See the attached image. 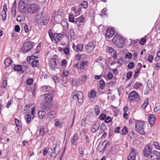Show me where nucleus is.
<instances>
[{"instance_id":"obj_59","label":"nucleus","mask_w":160,"mask_h":160,"mask_svg":"<svg viewBox=\"0 0 160 160\" xmlns=\"http://www.w3.org/2000/svg\"><path fill=\"white\" fill-rule=\"evenodd\" d=\"M31 114L32 115H33L34 114L35 112V108L34 107H31Z\"/></svg>"},{"instance_id":"obj_35","label":"nucleus","mask_w":160,"mask_h":160,"mask_svg":"<svg viewBox=\"0 0 160 160\" xmlns=\"http://www.w3.org/2000/svg\"><path fill=\"white\" fill-rule=\"evenodd\" d=\"M87 78V76L86 75H83L82 76L81 78L79 79V83L80 84H82L83 82H84Z\"/></svg>"},{"instance_id":"obj_61","label":"nucleus","mask_w":160,"mask_h":160,"mask_svg":"<svg viewBox=\"0 0 160 160\" xmlns=\"http://www.w3.org/2000/svg\"><path fill=\"white\" fill-rule=\"evenodd\" d=\"M134 66V64L132 62H131L129 63L128 64V67L130 68H132Z\"/></svg>"},{"instance_id":"obj_48","label":"nucleus","mask_w":160,"mask_h":160,"mask_svg":"<svg viewBox=\"0 0 160 160\" xmlns=\"http://www.w3.org/2000/svg\"><path fill=\"white\" fill-rule=\"evenodd\" d=\"M33 79L32 78L28 79L27 81V83L28 85H31L33 83Z\"/></svg>"},{"instance_id":"obj_5","label":"nucleus","mask_w":160,"mask_h":160,"mask_svg":"<svg viewBox=\"0 0 160 160\" xmlns=\"http://www.w3.org/2000/svg\"><path fill=\"white\" fill-rule=\"evenodd\" d=\"M28 13L30 14L38 12L40 8L39 6L36 4H31L28 5Z\"/></svg>"},{"instance_id":"obj_43","label":"nucleus","mask_w":160,"mask_h":160,"mask_svg":"<svg viewBox=\"0 0 160 160\" xmlns=\"http://www.w3.org/2000/svg\"><path fill=\"white\" fill-rule=\"evenodd\" d=\"M74 18L72 15H69V21L70 22L75 23L76 21H74Z\"/></svg>"},{"instance_id":"obj_54","label":"nucleus","mask_w":160,"mask_h":160,"mask_svg":"<svg viewBox=\"0 0 160 160\" xmlns=\"http://www.w3.org/2000/svg\"><path fill=\"white\" fill-rule=\"evenodd\" d=\"M160 63H158L156 64L155 65L154 68L157 70H158L160 69Z\"/></svg>"},{"instance_id":"obj_60","label":"nucleus","mask_w":160,"mask_h":160,"mask_svg":"<svg viewBox=\"0 0 160 160\" xmlns=\"http://www.w3.org/2000/svg\"><path fill=\"white\" fill-rule=\"evenodd\" d=\"M111 121V118L110 117H107L105 119V122L106 123H108L110 122Z\"/></svg>"},{"instance_id":"obj_34","label":"nucleus","mask_w":160,"mask_h":160,"mask_svg":"<svg viewBox=\"0 0 160 160\" xmlns=\"http://www.w3.org/2000/svg\"><path fill=\"white\" fill-rule=\"evenodd\" d=\"M31 65L32 67H38L39 66V62L37 60H35L31 62Z\"/></svg>"},{"instance_id":"obj_53","label":"nucleus","mask_w":160,"mask_h":160,"mask_svg":"<svg viewBox=\"0 0 160 160\" xmlns=\"http://www.w3.org/2000/svg\"><path fill=\"white\" fill-rule=\"evenodd\" d=\"M70 34L71 36V38H73L74 33V31L73 29H71L70 30Z\"/></svg>"},{"instance_id":"obj_33","label":"nucleus","mask_w":160,"mask_h":160,"mask_svg":"<svg viewBox=\"0 0 160 160\" xmlns=\"http://www.w3.org/2000/svg\"><path fill=\"white\" fill-rule=\"evenodd\" d=\"M149 100L148 99H147L145 100L144 103H143L142 107L143 109H145L148 105V104Z\"/></svg>"},{"instance_id":"obj_42","label":"nucleus","mask_w":160,"mask_h":160,"mask_svg":"<svg viewBox=\"0 0 160 160\" xmlns=\"http://www.w3.org/2000/svg\"><path fill=\"white\" fill-rule=\"evenodd\" d=\"M48 33L50 38L52 40H53V38L54 36V34H53L52 30L51 29H49Z\"/></svg>"},{"instance_id":"obj_28","label":"nucleus","mask_w":160,"mask_h":160,"mask_svg":"<svg viewBox=\"0 0 160 160\" xmlns=\"http://www.w3.org/2000/svg\"><path fill=\"white\" fill-rule=\"evenodd\" d=\"M88 7V2L86 1H83L79 5V7L80 8H87Z\"/></svg>"},{"instance_id":"obj_7","label":"nucleus","mask_w":160,"mask_h":160,"mask_svg":"<svg viewBox=\"0 0 160 160\" xmlns=\"http://www.w3.org/2000/svg\"><path fill=\"white\" fill-rule=\"evenodd\" d=\"M33 47L32 43L30 42H24L21 48L22 51L24 53H26L31 50Z\"/></svg>"},{"instance_id":"obj_49","label":"nucleus","mask_w":160,"mask_h":160,"mask_svg":"<svg viewBox=\"0 0 160 160\" xmlns=\"http://www.w3.org/2000/svg\"><path fill=\"white\" fill-rule=\"evenodd\" d=\"M153 147L157 149H160V147L157 142H154L153 143Z\"/></svg>"},{"instance_id":"obj_41","label":"nucleus","mask_w":160,"mask_h":160,"mask_svg":"<svg viewBox=\"0 0 160 160\" xmlns=\"http://www.w3.org/2000/svg\"><path fill=\"white\" fill-rule=\"evenodd\" d=\"M95 94L94 91H91L89 93L88 96L90 98H93L95 97Z\"/></svg>"},{"instance_id":"obj_36","label":"nucleus","mask_w":160,"mask_h":160,"mask_svg":"<svg viewBox=\"0 0 160 160\" xmlns=\"http://www.w3.org/2000/svg\"><path fill=\"white\" fill-rule=\"evenodd\" d=\"M145 59L147 61H148L149 62H151L153 59V57L152 55H150L145 57Z\"/></svg>"},{"instance_id":"obj_32","label":"nucleus","mask_w":160,"mask_h":160,"mask_svg":"<svg viewBox=\"0 0 160 160\" xmlns=\"http://www.w3.org/2000/svg\"><path fill=\"white\" fill-rule=\"evenodd\" d=\"M25 119L27 123H29L31 121V117L30 114H28L25 116Z\"/></svg>"},{"instance_id":"obj_11","label":"nucleus","mask_w":160,"mask_h":160,"mask_svg":"<svg viewBox=\"0 0 160 160\" xmlns=\"http://www.w3.org/2000/svg\"><path fill=\"white\" fill-rule=\"evenodd\" d=\"M58 60L56 59L51 58L49 59V66L50 68L52 70H55L57 68V64L58 63Z\"/></svg>"},{"instance_id":"obj_6","label":"nucleus","mask_w":160,"mask_h":160,"mask_svg":"<svg viewBox=\"0 0 160 160\" xmlns=\"http://www.w3.org/2000/svg\"><path fill=\"white\" fill-rule=\"evenodd\" d=\"M19 8L20 11L23 13H28V4L23 1H21L19 4Z\"/></svg>"},{"instance_id":"obj_39","label":"nucleus","mask_w":160,"mask_h":160,"mask_svg":"<svg viewBox=\"0 0 160 160\" xmlns=\"http://www.w3.org/2000/svg\"><path fill=\"white\" fill-rule=\"evenodd\" d=\"M86 118H82L81 122V125L82 127H85L86 125Z\"/></svg>"},{"instance_id":"obj_57","label":"nucleus","mask_w":160,"mask_h":160,"mask_svg":"<svg viewBox=\"0 0 160 160\" xmlns=\"http://www.w3.org/2000/svg\"><path fill=\"white\" fill-rule=\"evenodd\" d=\"M113 77L112 74L111 72H109L108 73L107 75V78H108L109 80L112 79Z\"/></svg>"},{"instance_id":"obj_45","label":"nucleus","mask_w":160,"mask_h":160,"mask_svg":"<svg viewBox=\"0 0 160 160\" xmlns=\"http://www.w3.org/2000/svg\"><path fill=\"white\" fill-rule=\"evenodd\" d=\"M122 134L123 135H125L128 132H127V128L126 127H124L122 130Z\"/></svg>"},{"instance_id":"obj_63","label":"nucleus","mask_w":160,"mask_h":160,"mask_svg":"<svg viewBox=\"0 0 160 160\" xmlns=\"http://www.w3.org/2000/svg\"><path fill=\"white\" fill-rule=\"evenodd\" d=\"M106 117V115L104 114H102L99 116V119L102 120H103Z\"/></svg>"},{"instance_id":"obj_31","label":"nucleus","mask_w":160,"mask_h":160,"mask_svg":"<svg viewBox=\"0 0 160 160\" xmlns=\"http://www.w3.org/2000/svg\"><path fill=\"white\" fill-rule=\"evenodd\" d=\"M45 114V112L43 111L40 110L38 112V116L41 119H42L43 118Z\"/></svg>"},{"instance_id":"obj_3","label":"nucleus","mask_w":160,"mask_h":160,"mask_svg":"<svg viewBox=\"0 0 160 160\" xmlns=\"http://www.w3.org/2000/svg\"><path fill=\"white\" fill-rule=\"evenodd\" d=\"M113 44L118 48H122L124 45L123 38L120 35H115L112 39Z\"/></svg>"},{"instance_id":"obj_16","label":"nucleus","mask_w":160,"mask_h":160,"mask_svg":"<svg viewBox=\"0 0 160 160\" xmlns=\"http://www.w3.org/2000/svg\"><path fill=\"white\" fill-rule=\"evenodd\" d=\"M72 48L76 52H81L83 50V45L82 44H78L77 45L74 44Z\"/></svg>"},{"instance_id":"obj_17","label":"nucleus","mask_w":160,"mask_h":160,"mask_svg":"<svg viewBox=\"0 0 160 160\" xmlns=\"http://www.w3.org/2000/svg\"><path fill=\"white\" fill-rule=\"evenodd\" d=\"M115 30L113 28H110L107 29L106 33V36L108 38H111L113 35L115 33Z\"/></svg>"},{"instance_id":"obj_19","label":"nucleus","mask_w":160,"mask_h":160,"mask_svg":"<svg viewBox=\"0 0 160 160\" xmlns=\"http://www.w3.org/2000/svg\"><path fill=\"white\" fill-rule=\"evenodd\" d=\"M100 127V124L98 122H95L93 125L91 129L92 132L93 133L96 132L98 129Z\"/></svg>"},{"instance_id":"obj_50","label":"nucleus","mask_w":160,"mask_h":160,"mask_svg":"<svg viewBox=\"0 0 160 160\" xmlns=\"http://www.w3.org/2000/svg\"><path fill=\"white\" fill-rule=\"evenodd\" d=\"M39 134L41 136H43L44 134V130L43 128L40 129Z\"/></svg>"},{"instance_id":"obj_24","label":"nucleus","mask_w":160,"mask_h":160,"mask_svg":"<svg viewBox=\"0 0 160 160\" xmlns=\"http://www.w3.org/2000/svg\"><path fill=\"white\" fill-rule=\"evenodd\" d=\"M36 19L38 21L41 22L44 19V16L42 14L38 13L37 15Z\"/></svg>"},{"instance_id":"obj_15","label":"nucleus","mask_w":160,"mask_h":160,"mask_svg":"<svg viewBox=\"0 0 160 160\" xmlns=\"http://www.w3.org/2000/svg\"><path fill=\"white\" fill-rule=\"evenodd\" d=\"M149 158L151 160H160V152H156L154 154L150 156Z\"/></svg>"},{"instance_id":"obj_18","label":"nucleus","mask_w":160,"mask_h":160,"mask_svg":"<svg viewBox=\"0 0 160 160\" xmlns=\"http://www.w3.org/2000/svg\"><path fill=\"white\" fill-rule=\"evenodd\" d=\"M62 36V34L55 33L54 34L53 40H54L56 42H59L61 40Z\"/></svg>"},{"instance_id":"obj_37","label":"nucleus","mask_w":160,"mask_h":160,"mask_svg":"<svg viewBox=\"0 0 160 160\" xmlns=\"http://www.w3.org/2000/svg\"><path fill=\"white\" fill-rule=\"evenodd\" d=\"M1 15L2 17L3 21L5 22L7 17L6 12H5V11L2 12Z\"/></svg>"},{"instance_id":"obj_2","label":"nucleus","mask_w":160,"mask_h":160,"mask_svg":"<svg viewBox=\"0 0 160 160\" xmlns=\"http://www.w3.org/2000/svg\"><path fill=\"white\" fill-rule=\"evenodd\" d=\"M52 98L51 96L48 94L45 95V101L44 104L42 105V108L45 110H48L51 108V103L52 102Z\"/></svg>"},{"instance_id":"obj_23","label":"nucleus","mask_w":160,"mask_h":160,"mask_svg":"<svg viewBox=\"0 0 160 160\" xmlns=\"http://www.w3.org/2000/svg\"><path fill=\"white\" fill-rule=\"evenodd\" d=\"M87 62L86 61H84L81 62L80 64L77 63L75 65L74 67H77L78 69H82L84 68L85 65L87 64Z\"/></svg>"},{"instance_id":"obj_38","label":"nucleus","mask_w":160,"mask_h":160,"mask_svg":"<svg viewBox=\"0 0 160 160\" xmlns=\"http://www.w3.org/2000/svg\"><path fill=\"white\" fill-rule=\"evenodd\" d=\"M142 83L139 82H136L134 86V88L137 90L142 86Z\"/></svg>"},{"instance_id":"obj_12","label":"nucleus","mask_w":160,"mask_h":160,"mask_svg":"<svg viewBox=\"0 0 160 160\" xmlns=\"http://www.w3.org/2000/svg\"><path fill=\"white\" fill-rule=\"evenodd\" d=\"M106 49L108 52L112 54V56L115 60L117 59V52L115 50L112 48L109 47H106Z\"/></svg>"},{"instance_id":"obj_25","label":"nucleus","mask_w":160,"mask_h":160,"mask_svg":"<svg viewBox=\"0 0 160 160\" xmlns=\"http://www.w3.org/2000/svg\"><path fill=\"white\" fill-rule=\"evenodd\" d=\"M12 63V61L10 58L6 59L4 61V64L7 67H8Z\"/></svg>"},{"instance_id":"obj_8","label":"nucleus","mask_w":160,"mask_h":160,"mask_svg":"<svg viewBox=\"0 0 160 160\" xmlns=\"http://www.w3.org/2000/svg\"><path fill=\"white\" fill-rule=\"evenodd\" d=\"M53 146L54 148L53 149L52 148L51 149L52 152L50 153L49 155L52 157H54L58 154L60 150V148L57 144H53Z\"/></svg>"},{"instance_id":"obj_13","label":"nucleus","mask_w":160,"mask_h":160,"mask_svg":"<svg viewBox=\"0 0 160 160\" xmlns=\"http://www.w3.org/2000/svg\"><path fill=\"white\" fill-rule=\"evenodd\" d=\"M152 151V149L149 145H147L144 148V149L143 150V153L144 156L146 157H148L149 156V155L150 156L153 154L154 153H151Z\"/></svg>"},{"instance_id":"obj_44","label":"nucleus","mask_w":160,"mask_h":160,"mask_svg":"<svg viewBox=\"0 0 160 160\" xmlns=\"http://www.w3.org/2000/svg\"><path fill=\"white\" fill-rule=\"evenodd\" d=\"M105 82L104 81H101L99 83V87L101 89H103L105 86Z\"/></svg>"},{"instance_id":"obj_14","label":"nucleus","mask_w":160,"mask_h":160,"mask_svg":"<svg viewBox=\"0 0 160 160\" xmlns=\"http://www.w3.org/2000/svg\"><path fill=\"white\" fill-rule=\"evenodd\" d=\"M136 153L135 149L132 148L128 157V160H135Z\"/></svg>"},{"instance_id":"obj_62","label":"nucleus","mask_w":160,"mask_h":160,"mask_svg":"<svg viewBox=\"0 0 160 160\" xmlns=\"http://www.w3.org/2000/svg\"><path fill=\"white\" fill-rule=\"evenodd\" d=\"M15 31L18 32L20 30V28L19 25H16L15 27Z\"/></svg>"},{"instance_id":"obj_22","label":"nucleus","mask_w":160,"mask_h":160,"mask_svg":"<svg viewBox=\"0 0 160 160\" xmlns=\"http://www.w3.org/2000/svg\"><path fill=\"white\" fill-rule=\"evenodd\" d=\"M78 138V135L77 133H75L73 136L71 138V142L74 145H76L77 143V140Z\"/></svg>"},{"instance_id":"obj_1","label":"nucleus","mask_w":160,"mask_h":160,"mask_svg":"<svg viewBox=\"0 0 160 160\" xmlns=\"http://www.w3.org/2000/svg\"><path fill=\"white\" fill-rule=\"evenodd\" d=\"M70 99L71 102L78 101L79 103H82L83 101V93L79 91H74L71 95Z\"/></svg>"},{"instance_id":"obj_29","label":"nucleus","mask_w":160,"mask_h":160,"mask_svg":"<svg viewBox=\"0 0 160 160\" xmlns=\"http://www.w3.org/2000/svg\"><path fill=\"white\" fill-rule=\"evenodd\" d=\"M14 69L15 71L20 72V73H22L23 72V71H22V66L20 65H18L15 66Z\"/></svg>"},{"instance_id":"obj_51","label":"nucleus","mask_w":160,"mask_h":160,"mask_svg":"<svg viewBox=\"0 0 160 160\" xmlns=\"http://www.w3.org/2000/svg\"><path fill=\"white\" fill-rule=\"evenodd\" d=\"M146 41V39L145 38H143L140 41V43L141 45H144Z\"/></svg>"},{"instance_id":"obj_52","label":"nucleus","mask_w":160,"mask_h":160,"mask_svg":"<svg viewBox=\"0 0 160 160\" xmlns=\"http://www.w3.org/2000/svg\"><path fill=\"white\" fill-rule=\"evenodd\" d=\"M68 71L67 70H64L63 71L62 75V77H64L65 76H67L68 75Z\"/></svg>"},{"instance_id":"obj_20","label":"nucleus","mask_w":160,"mask_h":160,"mask_svg":"<svg viewBox=\"0 0 160 160\" xmlns=\"http://www.w3.org/2000/svg\"><path fill=\"white\" fill-rule=\"evenodd\" d=\"M54 124L55 126L61 128L63 125V122L60 120L56 119L55 120Z\"/></svg>"},{"instance_id":"obj_21","label":"nucleus","mask_w":160,"mask_h":160,"mask_svg":"<svg viewBox=\"0 0 160 160\" xmlns=\"http://www.w3.org/2000/svg\"><path fill=\"white\" fill-rule=\"evenodd\" d=\"M148 116L149 122L151 126L152 125H153L155 122V118L153 114H149L148 115Z\"/></svg>"},{"instance_id":"obj_56","label":"nucleus","mask_w":160,"mask_h":160,"mask_svg":"<svg viewBox=\"0 0 160 160\" xmlns=\"http://www.w3.org/2000/svg\"><path fill=\"white\" fill-rule=\"evenodd\" d=\"M61 24L63 26H67V23L66 22L65 20H62L61 22Z\"/></svg>"},{"instance_id":"obj_46","label":"nucleus","mask_w":160,"mask_h":160,"mask_svg":"<svg viewBox=\"0 0 160 160\" xmlns=\"http://www.w3.org/2000/svg\"><path fill=\"white\" fill-rule=\"evenodd\" d=\"M7 81L6 80H4L2 82L1 87L5 88L7 86Z\"/></svg>"},{"instance_id":"obj_9","label":"nucleus","mask_w":160,"mask_h":160,"mask_svg":"<svg viewBox=\"0 0 160 160\" xmlns=\"http://www.w3.org/2000/svg\"><path fill=\"white\" fill-rule=\"evenodd\" d=\"M139 98L138 93L135 91L131 92L128 96L129 100L131 101L134 100L137 101L139 99Z\"/></svg>"},{"instance_id":"obj_47","label":"nucleus","mask_w":160,"mask_h":160,"mask_svg":"<svg viewBox=\"0 0 160 160\" xmlns=\"http://www.w3.org/2000/svg\"><path fill=\"white\" fill-rule=\"evenodd\" d=\"M132 56V54L130 52H128L126 53L125 55V57L126 58L128 59H130L131 58Z\"/></svg>"},{"instance_id":"obj_27","label":"nucleus","mask_w":160,"mask_h":160,"mask_svg":"<svg viewBox=\"0 0 160 160\" xmlns=\"http://www.w3.org/2000/svg\"><path fill=\"white\" fill-rule=\"evenodd\" d=\"M55 116V113L54 111H51L47 114V117L50 118H53Z\"/></svg>"},{"instance_id":"obj_64","label":"nucleus","mask_w":160,"mask_h":160,"mask_svg":"<svg viewBox=\"0 0 160 160\" xmlns=\"http://www.w3.org/2000/svg\"><path fill=\"white\" fill-rule=\"evenodd\" d=\"M160 110V105H158L156 106L154 108V111L155 112H158Z\"/></svg>"},{"instance_id":"obj_40","label":"nucleus","mask_w":160,"mask_h":160,"mask_svg":"<svg viewBox=\"0 0 160 160\" xmlns=\"http://www.w3.org/2000/svg\"><path fill=\"white\" fill-rule=\"evenodd\" d=\"M100 129L101 130L104 132L107 129V126L104 123H102L101 125Z\"/></svg>"},{"instance_id":"obj_58","label":"nucleus","mask_w":160,"mask_h":160,"mask_svg":"<svg viewBox=\"0 0 160 160\" xmlns=\"http://www.w3.org/2000/svg\"><path fill=\"white\" fill-rule=\"evenodd\" d=\"M95 112L97 115H98L99 113V107L98 106H97L95 108Z\"/></svg>"},{"instance_id":"obj_4","label":"nucleus","mask_w":160,"mask_h":160,"mask_svg":"<svg viewBox=\"0 0 160 160\" xmlns=\"http://www.w3.org/2000/svg\"><path fill=\"white\" fill-rule=\"evenodd\" d=\"M144 122L141 121H137L135 124V128L136 131L142 135L145 134L144 128Z\"/></svg>"},{"instance_id":"obj_30","label":"nucleus","mask_w":160,"mask_h":160,"mask_svg":"<svg viewBox=\"0 0 160 160\" xmlns=\"http://www.w3.org/2000/svg\"><path fill=\"white\" fill-rule=\"evenodd\" d=\"M85 19L83 16H81L78 18H76V22L75 23H77L78 22L80 23L83 22L84 21Z\"/></svg>"},{"instance_id":"obj_10","label":"nucleus","mask_w":160,"mask_h":160,"mask_svg":"<svg viewBox=\"0 0 160 160\" xmlns=\"http://www.w3.org/2000/svg\"><path fill=\"white\" fill-rule=\"evenodd\" d=\"M96 42L93 41L88 43L85 47V49L87 52L90 53L94 49L96 46Z\"/></svg>"},{"instance_id":"obj_55","label":"nucleus","mask_w":160,"mask_h":160,"mask_svg":"<svg viewBox=\"0 0 160 160\" xmlns=\"http://www.w3.org/2000/svg\"><path fill=\"white\" fill-rule=\"evenodd\" d=\"M55 14V15L54 16L55 20L57 21L58 20L57 18H58L59 19H61V16L60 15L57 14V12Z\"/></svg>"},{"instance_id":"obj_26","label":"nucleus","mask_w":160,"mask_h":160,"mask_svg":"<svg viewBox=\"0 0 160 160\" xmlns=\"http://www.w3.org/2000/svg\"><path fill=\"white\" fill-rule=\"evenodd\" d=\"M105 143V141L103 142L102 143L99 144L98 147L97 149L100 152H102L105 149L104 147V144Z\"/></svg>"}]
</instances>
